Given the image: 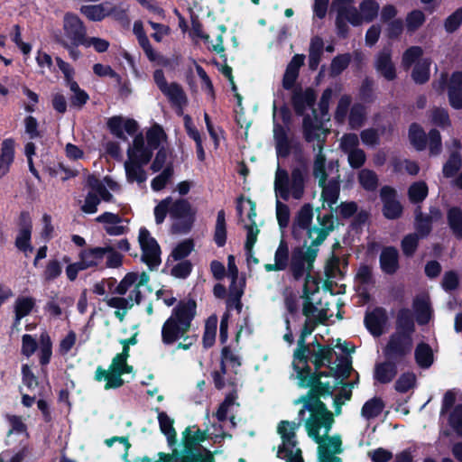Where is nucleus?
<instances>
[{"mask_svg": "<svg viewBox=\"0 0 462 462\" xmlns=\"http://www.w3.org/2000/svg\"><path fill=\"white\" fill-rule=\"evenodd\" d=\"M217 453V450L210 451L207 448L199 446L198 449L196 448L185 454L180 453V458L183 462H216L214 456Z\"/></svg>", "mask_w": 462, "mask_h": 462, "instance_id": "31", "label": "nucleus"}, {"mask_svg": "<svg viewBox=\"0 0 462 462\" xmlns=\"http://www.w3.org/2000/svg\"><path fill=\"white\" fill-rule=\"evenodd\" d=\"M290 179L286 170L278 169L274 180V189L277 196L283 200L290 199Z\"/></svg>", "mask_w": 462, "mask_h": 462, "instance_id": "33", "label": "nucleus"}, {"mask_svg": "<svg viewBox=\"0 0 462 462\" xmlns=\"http://www.w3.org/2000/svg\"><path fill=\"white\" fill-rule=\"evenodd\" d=\"M294 371L297 374L299 386L300 388H310L305 395H301L308 399L321 400L322 397L332 396L335 390L339 385L337 384V383L331 385L329 382H322L319 378L312 377L311 367L310 365L300 366L294 364Z\"/></svg>", "mask_w": 462, "mask_h": 462, "instance_id": "4", "label": "nucleus"}, {"mask_svg": "<svg viewBox=\"0 0 462 462\" xmlns=\"http://www.w3.org/2000/svg\"><path fill=\"white\" fill-rule=\"evenodd\" d=\"M298 424L289 420H282L277 427V431L282 440V445L279 446L277 457H282L281 454L284 453L287 457L286 462H304L302 452L300 448L292 449L297 445L295 430Z\"/></svg>", "mask_w": 462, "mask_h": 462, "instance_id": "5", "label": "nucleus"}, {"mask_svg": "<svg viewBox=\"0 0 462 462\" xmlns=\"http://www.w3.org/2000/svg\"><path fill=\"white\" fill-rule=\"evenodd\" d=\"M426 21V16L421 10L415 9L407 14L406 16V28L409 32H416L423 25Z\"/></svg>", "mask_w": 462, "mask_h": 462, "instance_id": "56", "label": "nucleus"}, {"mask_svg": "<svg viewBox=\"0 0 462 462\" xmlns=\"http://www.w3.org/2000/svg\"><path fill=\"white\" fill-rule=\"evenodd\" d=\"M49 175L52 178L60 176L62 181L68 180L77 175V172L65 166L62 162H58L54 166H49L46 169Z\"/></svg>", "mask_w": 462, "mask_h": 462, "instance_id": "60", "label": "nucleus"}, {"mask_svg": "<svg viewBox=\"0 0 462 462\" xmlns=\"http://www.w3.org/2000/svg\"><path fill=\"white\" fill-rule=\"evenodd\" d=\"M416 374L412 372H405L395 381L394 389L400 393H406L411 389H413L416 386Z\"/></svg>", "mask_w": 462, "mask_h": 462, "instance_id": "47", "label": "nucleus"}, {"mask_svg": "<svg viewBox=\"0 0 462 462\" xmlns=\"http://www.w3.org/2000/svg\"><path fill=\"white\" fill-rule=\"evenodd\" d=\"M153 80L173 106L179 107L181 110L187 105L188 98L181 86L177 82L168 84L162 69L154 70Z\"/></svg>", "mask_w": 462, "mask_h": 462, "instance_id": "8", "label": "nucleus"}, {"mask_svg": "<svg viewBox=\"0 0 462 462\" xmlns=\"http://www.w3.org/2000/svg\"><path fill=\"white\" fill-rule=\"evenodd\" d=\"M432 217L431 216H424L420 211V207L419 206L415 210V229L416 233L420 237L428 236L432 230Z\"/></svg>", "mask_w": 462, "mask_h": 462, "instance_id": "41", "label": "nucleus"}, {"mask_svg": "<svg viewBox=\"0 0 462 462\" xmlns=\"http://www.w3.org/2000/svg\"><path fill=\"white\" fill-rule=\"evenodd\" d=\"M106 127L110 134L122 141H127L125 132L134 135L138 131V123L132 118L125 119L121 116H114L107 119Z\"/></svg>", "mask_w": 462, "mask_h": 462, "instance_id": "11", "label": "nucleus"}, {"mask_svg": "<svg viewBox=\"0 0 462 462\" xmlns=\"http://www.w3.org/2000/svg\"><path fill=\"white\" fill-rule=\"evenodd\" d=\"M35 306L32 297H18L14 302V314L17 321L29 315Z\"/></svg>", "mask_w": 462, "mask_h": 462, "instance_id": "46", "label": "nucleus"}, {"mask_svg": "<svg viewBox=\"0 0 462 462\" xmlns=\"http://www.w3.org/2000/svg\"><path fill=\"white\" fill-rule=\"evenodd\" d=\"M306 337L301 335H300V337L298 339V346L297 348L294 350L293 353V362L292 365L294 366V364H297L300 365L301 364V366H307L309 365V353H310L311 348L310 345L306 343Z\"/></svg>", "mask_w": 462, "mask_h": 462, "instance_id": "39", "label": "nucleus"}, {"mask_svg": "<svg viewBox=\"0 0 462 462\" xmlns=\"http://www.w3.org/2000/svg\"><path fill=\"white\" fill-rule=\"evenodd\" d=\"M423 50L420 46H411L402 54V63L405 69H409L413 64L420 60Z\"/></svg>", "mask_w": 462, "mask_h": 462, "instance_id": "57", "label": "nucleus"}, {"mask_svg": "<svg viewBox=\"0 0 462 462\" xmlns=\"http://www.w3.org/2000/svg\"><path fill=\"white\" fill-rule=\"evenodd\" d=\"M14 140L5 139L1 144L0 152V179L5 176L14 160Z\"/></svg>", "mask_w": 462, "mask_h": 462, "instance_id": "22", "label": "nucleus"}, {"mask_svg": "<svg viewBox=\"0 0 462 462\" xmlns=\"http://www.w3.org/2000/svg\"><path fill=\"white\" fill-rule=\"evenodd\" d=\"M313 219V208L310 204H304L300 209L298 211L293 224L297 225L300 229L307 230L309 234V229H311L310 226Z\"/></svg>", "mask_w": 462, "mask_h": 462, "instance_id": "42", "label": "nucleus"}, {"mask_svg": "<svg viewBox=\"0 0 462 462\" xmlns=\"http://www.w3.org/2000/svg\"><path fill=\"white\" fill-rule=\"evenodd\" d=\"M170 214L175 219L195 217L190 203L184 199H177L171 205Z\"/></svg>", "mask_w": 462, "mask_h": 462, "instance_id": "36", "label": "nucleus"}, {"mask_svg": "<svg viewBox=\"0 0 462 462\" xmlns=\"http://www.w3.org/2000/svg\"><path fill=\"white\" fill-rule=\"evenodd\" d=\"M387 320L388 316L385 309L383 307H375L372 311L365 313L364 323L372 336L380 337L383 333Z\"/></svg>", "mask_w": 462, "mask_h": 462, "instance_id": "14", "label": "nucleus"}, {"mask_svg": "<svg viewBox=\"0 0 462 462\" xmlns=\"http://www.w3.org/2000/svg\"><path fill=\"white\" fill-rule=\"evenodd\" d=\"M462 165L461 155L458 152H453L448 161L444 163L442 172L444 177H454L460 170Z\"/></svg>", "mask_w": 462, "mask_h": 462, "instance_id": "50", "label": "nucleus"}, {"mask_svg": "<svg viewBox=\"0 0 462 462\" xmlns=\"http://www.w3.org/2000/svg\"><path fill=\"white\" fill-rule=\"evenodd\" d=\"M94 379L97 382L106 381L105 389H117L124 385L125 381L120 374V372H111L104 369L98 365L96 369Z\"/></svg>", "mask_w": 462, "mask_h": 462, "instance_id": "23", "label": "nucleus"}, {"mask_svg": "<svg viewBox=\"0 0 462 462\" xmlns=\"http://www.w3.org/2000/svg\"><path fill=\"white\" fill-rule=\"evenodd\" d=\"M317 100V94L311 88L302 89L300 86L293 88L291 93V106L295 114L299 116H305L308 107H312Z\"/></svg>", "mask_w": 462, "mask_h": 462, "instance_id": "13", "label": "nucleus"}, {"mask_svg": "<svg viewBox=\"0 0 462 462\" xmlns=\"http://www.w3.org/2000/svg\"><path fill=\"white\" fill-rule=\"evenodd\" d=\"M380 267L385 274H394L399 267V252L394 246H385L383 248L380 258Z\"/></svg>", "mask_w": 462, "mask_h": 462, "instance_id": "16", "label": "nucleus"}, {"mask_svg": "<svg viewBox=\"0 0 462 462\" xmlns=\"http://www.w3.org/2000/svg\"><path fill=\"white\" fill-rule=\"evenodd\" d=\"M448 97L449 105L457 110L462 109V71H454L449 79Z\"/></svg>", "mask_w": 462, "mask_h": 462, "instance_id": "17", "label": "nucleus"}, {"mask_svg": "<svg viewBox=\"0 0 462 462\" xmlns=\"http://www.w3.org/2000/svg\"><path fill=\"white\" fill-rule=\"evenodd\" d=\"M317 219L320 227L313 226L311 229H309L310 238L312 236L313 232L318 234L317 237L312 240L313 246H319L322 245L329 233L336 228L334 216L332 213L325 214L323 216L319 215Z\"/></svg>", "mask_w": 462, "mask_h": 462, "instance_id": "15", "label": "nucleus"}, {"mask_svg": "<svg viewBox=\"0 0 462 462\" xmlns=\"http://www.w3.org/2000/svg\"><path fill=\"white\" fill-rule=\"evenodd\" d=\"M448 224L455 237L462 240V210L458 207H452L448 210Z\"/></svg>", "mask_w": 462, "mask_h": 462, "instance_id": "35", "label": "nucleus"}, {"mask_svg": "<svg viewBox=\"0 0 462 462\" xmlns=\"http://www.w3.org/2000/svg\"><path fill=\"white\" fill-rule=\"evenodd\" d=\"M174 173L172 163H169L162 171L154 177L151 182V187L154 191L163 189Z\"/></svg>", "mask_w": 462, "mask_h": 462, "instance_id": "52", "label": "nucleus"}, {"mask_svg": "<svg viewBox=\"0 0 462 462\" xmlns=\"http://www.w3.org/2000/svg\"><path fill=\"white\" fill-rule=\"evenodd\" d=\"M350 61V53L338 54L335 56L330 63V75L337 77L342 74V72L349 66Z\"/></svg>", "mask_w": 462, "mask_h": 462, "instance_id": "53", "label": "nucleus"}, {"mask_svg": "<svg viewBox=\"0 0 462 462\" xmlns=\"http://www.w3.org/2000/svg\"><path fill=\"white\" fill-rule=\"evenodd\" d=\"M62 273V266L59 260H50L42 273L45 282H50L57 279Z\"/></svg>", "mask_w": 462, "mask_h": 462, "instance_id": "63", "label": "nucleus"}, {"mask_svg": "<svg viewBox=\"0 0 462 462\" xmlns=\"http://www.w3.org/2000/svg\"><path fill=\"white\" fill-rule=\"evenodd\" d=\"M365 107L360 103H355L350 108L348 124L351 129H358L364 125Z\"/></svg>", "mask_w": 462, "mask_h": 462, "instance_id": "48", "label": "nucleus"}, {"mask_svg": "<svg viewBox=\"0 0 462 462\" xmlns=\"http://www.w3.org/2000/svg\"><path fill=\"white\" fill-rule=\"evenodd\" d=\"M307 170L300 167L293 168L291 171V189L292 197L299 199L304 192L305 174Z\"/></svg>", "mask_w": 462, "mask_h": 462, "instance_id": "43", "label": "nucleus"}, {"mask_svg": "<svg viewBox=\"0 0 462 462\" xmlns=\"http://www.w3.org/2000/svg\"><path fill=\"white\" fill-rule=\"evenodd\" d=\"M52 340L47 331L41 333L39 337V363L43 367L50 364L52 356Z\"/></svg>", "mask_w": 462, "mask_h": 462, "instance_id": "29", "label": "nucleus"}, {"mask_svg": "<svg viewBox=\"0 0 462 462\" xmlns=\"http://www.w3.org/2000/svg\"><path fill=\"white\" fill-rule=\"evenodd\" d=\"M374 67L375 70L387 81L397 79V70L393 61L391 47H383L375 56Z\"/></svg>", "mask_w": 462, "mask_h": 462, "instance_id": "12", "label": "nucleus"}, {"mask_svg": "<svg viewBox=\"0 0 462 462\" xmlns=\"http://www.w3.org/2000/svg\"><path fill=\"white\" fill-rule=\"evenodd\" d=\"M317 125L310 115H305L302 120L303 137L307 143H312L319 139V134L317 133L319 130Z\"/></svg>", "mask_w": 462, "mask_h": 462, "instance_id": "55", "label": "nucleus"}, {"mask_svg": "<svg viewBox=\"0 0 462 462\" xmlns=\"http://www.w3.org/2000/svg\"><path fill=\"white\" fill-rule=\"evenodd\" d=\"M138 241L143 252L142 262L147 264L150 270L157 268L162 262V251L156 239L151 236L146 227L142 226L139 230Z\"/></svg>", "mask_w": 462, "mask_h": 462, "instance_id": "7", "label": "nucleus"}, {"mask_svg": "<svg viewBox=\"0 0 462 462\" xmlns=\"http://www.w3.org/2000/svg\"><path fill=\"white\" fill-rule=\"evenodd\" d=\"M384 402L380 397H373L366 401L361 410V414L366 420L378 417L384 409Z\"/></svg>", "mask_w": 462, "mask_h": 462, "instance_id": "38", "label": "nucleus"}, {"mask_svg": "<svg viewBox=\"0 0 462 462\" xmlns=\"http://www.w3.org/2000/svg\"><path fill=\"white\" fill-rule=\"evenodd\" d=\"M158 421L161 431L166 436L170 447L177 444V432L173 427L174 420L165 411L158 414Z\"/></svg>", "mask_w": 462, "mask_h": 462, "instance_id": "30", "label": "nucleus"}, {"mask_svg": "<svg viewBox=\"0 0 462 462\" xmlns=\"http://www.w3.org/2000/svg\"><path fill=\"white\" fill-rule=\"evenodd\" d=\"M236 398L237 395L235 391L226 395L225 399L219 404L216 413L214 414L219 422H224L227 420L228 409L235 404Z\"/></svg>", "mask_w": 462, "mask_h": 462, "instance_id": "59", "label": "nucleus"}, {"mask_svg": "<svg viewBox=\"0 0 462 462\" xmlns=\"http://www.w3.org/2000/svg\"><path fill=\"white\" fill-rule=\"evenodd\" d=\"M148 163L149 162H143L141 159L128 158L125 162V175L128 182H144L147 179V174L143 170V166Z\"/></svg>", "mask_w": 462, "mask_h": 462, "instance_id": "19", "label": "nucleus"}, {"mask_svg": "<svg viewBox=\"0 0 462 462\" xmlns=\"http://www.w3.org/2000/svg\"><path fill=\"white\" fill-rule=\"evenodd\" d=\"M408 137L411 144L416 151H424L428 144V137L422 126L418 123H411L409 126Z\"/></svg>", "mask_w": 462, "mask_h": 462, "instance_id": "27", "label": "nucleus"}, {"mask_svg": "<svg viewBox=\"0 0 462 462\" xmlns=\"http://www.w3.org/2000/svg\"><path fill=\"white\" fill-rule=\"evenodd\" d=\"M307 259V250L304 251L303 248L300 246L292 249L290 270L291 275L296 281L300 280L304 276L306 272L305 263Z\"/></svg>", "mask_w": 462, "mask_h": 462, "instance_id": "21", "label": "nucleus"}, {"mask_svg": "<svg viewBox=\"0 0 462 462\" xmlns=\"http://www.w3.org/2000/svg\"><path fill=\"white\" fill-rule=\"evenodd\" d=\"M420 236L417 233H411L403 236L401 241V248L406 257H411L419 246Z\"/></svg>", "mask_w": 462, "mask_h": 462, "instance_id": "54", "label": "nucleus"}, {"mask_svg": "<svg viewBox=\"0 0 462 462\" xmlns=\"http://www.w3.org/2000/svg\"><path fill=\"white\" fill-rule=\"evenodd\" d=\"M324 51L323 39L319 36H313L310 39L309 48V68L310 70H316L320 63Z\"/></svg>", "mask_w": 462, "mask_h": 462, "instance_id": "26", "label": "nucleus"}, {"mask_svg": "<svg viewBox=\"0 0 462 462\" xmlns=\"http://www.w3.org/2000/svg\"><path fill=\"white\" fill-rule=\"evenodd\" d=\"M360 185L367 191H374L378 187V177L376 173L369 169H363L358 173Z\"/></svg>", "mask_w": 462, "mask_h": 462, "instance_id": "49", "label": "nucleus"}, {"mask_svg": "<svg viewBox=\"0 0 462 462\" xmlns=\"http://www.w3.org/2000/svg\"><path fill=\"white\" fill-rule=\"evenodd\" d=\"M196 315L197 301L193 298L180 300L162 327V343L171 346L182 338L183 342L179 343L177 348L188 350L192 341L186 334L189 331Z\"/></svg>", "mask_w": 462, "mask_h": 462, "instance_id": "1", "label": "nucleus"}, {"mask_svg": "<svg viewBox=\"0 0 462 462\" xmlns=\"http://www.w3.org/2000/svg\"><path fill=\"white\" fill-rule=\"evenodd\" d=\"M295 403L303 404L299 411V415H303L305 411L310 412V418L305 422L309 437L314 439L318 444L323 442L324 438L319 434L320 429L324 428L326 434H328L335 421L334 414L321 400L308 399L300 396Z\"/></svg>", "mask_w": 462, "mask_h": 462, "instance_id": "2", "label": "nucleus"}, {"mask_svg": "<svg viewBox=\"0 0 462 462\" xmlns=\"http://www.w3.org/2000/svg\"><path fill=\"white\" fill-rule=\"evenodd\" d=\"M323 143L319 144V152L316 155L313 163V176L319 178V186H324L328 180L326 171V156L322 153Z\"/></svg>", "mask_w": 462, "mask_h": 462, "instance_id": "44", "label": "nucleus"}, {"mask_svg": "<svg viewBox=\"0 0 462 462\" xmlns=\"http://www.w3.org/2000/svg\"><path fill=\"white\" fill-rule=\"evenodd\" d=\"M87 263H91V267H97L106 255L104 247L87 248L80 252Z\"/></svg>", "mask_w": 462, "mask_h": 462, "instance_id": "61", "label": "nucleus"}, {"mask_svg": "<svg viewBox=\"0 0 462 462\" xmlns=\"http://www.w3.org/2000/svg\"><path fill=\"white\" fill-rule=\"evenodd\" d=\"M379 8L375 0H363L359 5L362 18L366 23H371L377 17Z\"/></svg>", "mask_w": 462, "mask_h": 462, "instance_id": "51", "label": "nucleus"}, {"mask_svg": "<svg viewBox=\"0 0 462 462\" xmlns=\"http://www.w3.org/2000/svg\"><path fill=\"white\" fill-rule=\"evenodd\" d=\"M167 139V134L162 126L159 124L152 125L146 132V141L151 151L160 148L162 141Z\"/></svg>", "mask_w": 462, "mask_h": 462, "instance_id": "37", "label": "nucleus"}, {"mask_svg": "<svg viewBox=\"0 0 462 462\" xmlns=\"http://www.w3.org/2000/svg\"><path fill=\"white\" fill-rule=\"evenodd\" d=\"M429 189L425 181L413 182L408 189V197L412 204L421 203L428 196Z\"/></svg>", "mask_w": 462, "mask_h": 462, "instance_id": "45", "label": "nucleus"}, {"mask_svg": "<svg viewBox=\"0 0 462 462\" xmlns=\"http://www.w3.org/2000/svg\"><path fill=\"white\" fill-rule=\"evenodd\" d=\"M324 269L327 279H334L337 276H344L342 271L340 270V258L334 253H332L331 256L327 261Z\"/></svg>", "mask_w": 462, "mask_h": 462, "instance_id": "62", "label": "nucleus"}, {"mask_svg": "<svg viewBox=\"0 0 462 462\" xmlns=\"http://www.w3.org/2000/svg\"><path fill=\"white\" fill-rule=\"evenodd\" d=\"M226 213L224 209H221L217 212L213 239L218 247H223L226 243Z\"/></svg>", "mask_w": 462, "mask_h": 462, "instance_id": "34", "label": "nucleus"}, {"mask_svg": "<svg viewBox=\"0 0 462 462\" xmlns=\"http://www.w3.org/2000/svg\"><path fill=\"white\" fill-rule=\"evenodd\" d=\"M194 249L192 239H186L179 243L171 251V256L174 261H183Z\"/></svg>", "mask_w": 462, "mask_h": 462, "instance_id": "58", "label": "nucleus"}, {"mask_svg": "<svg viewBox=\"0 0 462 462\" xmlns=\"http://www.w3.org/2000/svg\"><path fill=\"white\" fill-rule=\"evenodd\" d=\"M151 148L145 145L144 138L140 133L135 134L133 145L127 149V156L132 159H141L143 162H150L152 158Z\"/></svg>", "mask_w": 462, "mask_h": 462, "instance_id": "18", "label": "nucleus"}, {"mask_svg": "<svg viewBox=\"0 0 462 462\" xmlns=\"http://www.w3.org/2000/svg\"><path fill=\"white\" fill-rule=\"evenodd\" d=\"M62 29L64 36L55 41H68L78 44L84 43L88 37L87 27L84 22L74 13L68 12L63 16Z\"/></svg>", "mask_w": 462, "mask_h": 462, "instance_id": "9", "label": "nucleus"}, {"mask_svg": "<svg viewBox=\"0 0 462 462\" xmlns=\"http://www.w3.org/2000/svg\"><path fill=\"white\" fill-rule=\"evenodd\" d=\"M322 188L321 191V199L324 202H327L330 208L334 204L337 203L339 193H340V185L337 180H330L328 183L326 182L324 186H319Z\"/></svg>", "mask_w": 462, "mask_h": 462, "instance_id": "40", "label": "nucleus"}, {"mask_svg": "<svg viewBox=\"0 0 462 462\" xmlns=\"http://www.w3.org/2000/svg\"><path fill=\"white\" fill-rule=\"evenodd\" d=\"M290 259L289 246L285 240L282 239L274 254V263H265L266 272H279L287 268Z\"/></svg>", "mask_w": 462, "mask_h": 462, "instance_id": "20", "label": "nucleus"}, {"mask_svg": "<svg viewBox=\"0 0 462 462\" xmlns=\"http://www.w3.org/2000/svg\"><path fill=\"white\" fill-rule=\"evenodd\" d=\"M416 330L414 316L408 308L398 310L395 321V331L392 333L386 343L389 354L398 356L411 355L413 348L412 336Z\"/></svg>", "mask_w": 462, "mask_h": 462, "instance_id": "3", "label": "nucleus"}, {"mask_svg": "<svg viewBox=\"0 0 462 462\" xmlns=\"http://www.w3.org/2000/svg\"><path fill=\"white\" fill-rule=\"evenodd\" d=\"M380 198L383 202V215L390 220L398 219L402 217L403 208L397 199L395 189L385 185L381 188Z\"/></svg>", "mask_w": 462, "mask_h": 462, "instance_id": "10", "label": "nucleus"}, {"mask_svg": "<svg viewBox=\"0 0 462 462\" xmlns=\"http://www.w3.org/2000/svg\"><path fill=\"white\" fill-rule=\"evenodd\" d=\"M386 346L383 349L385 360L374 365V379L382 383H391L398 374V365L405 361L410 355L398 356L397 354H389Z\"/></svg>", "mask_w": 462, "mask_h": 462, "instance_id": "6", "label": "nucleus"}, {"mask_svg": "<svg viewBox=\"0 0 462 462\" xmlns=\"http://www.w3.org/2000/svg\"><path fill=\"white\" fill-rule=\"evenodd\" d=\"M416 364L422 369L430 368L434 362L432 348L428 343L420 342L414 351Z\"/></svg>", "mask_w": 462, "mask_h": 462, "instance_id": "28", "label": "nucleus"}, {"mask_svg": "<svg viewBox=\"0 0 462 462\" xmlns=\"http://www.w3.org/2000/svg\"><path fill=\"white\" fill-rule=\"evenodd\" d=\"M412 308L419 325H426L430 322L431 319V308L429 299L419 296L415 297L412 302Z\"/></svg>", "mask_w": 462, "mask_h": 462, "instance_id": "25", "label": "nucleus"}, {"mask_svg": "<svg viewBox=\"0 0 462 462\" xmlns=\"http://www.w3.org/2000/svg\"><path fill=\"white\" fill-rule=\"evenodd\" d=\"M324 440L327 439V444H319L318 448V457L319 458H325V457L336 456L337 454H340L343 452L342 448V439L339 435H335L333 437H329L325 433L323 437Z\"/></svg>", "mask_w": 462, "mask_h": 462, "instance_id": "24", "label": "nucleus"}, {"mask_svg": "<svg viewBox=\"0 0 462 462\" xmlns=\"http://www.w3.org/2000/svg\"><path fill=\"white\" fill-rule=\"evenodd\" d=\"M431 60L428 58L417 61L413 67L411 77L419 85L427 83L430 77Z\"/></svg>", "mask_w": 462, "mask_h": 462, "instance_id": "32", "label": "nucleus"}, {"mask_svg": "<svg viewBox=\"0 0 462 462\" xmlns=\"http://www.w3.org/2000/svg\"><path fill=\"white\" fill-rule=\"evenodd\" d=\"M462 24V7L457 8L444 21V29L448 33H453Z\"/></svg>", "mask_w": 462, "mask_h": 462, "instance_id": "64", "label": "nucleus"}]
</instances>
